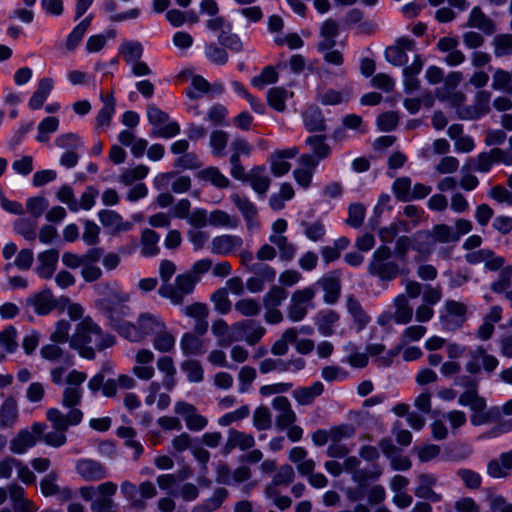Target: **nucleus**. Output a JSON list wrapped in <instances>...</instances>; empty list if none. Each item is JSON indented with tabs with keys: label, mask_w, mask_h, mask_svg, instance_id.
<instances>
[{
	"label": "nucleus",
	"mask_w": 512,
	"mask_h": 512,
	"mask_svg": "<svg viewBox=\"0 0 512 512\" xmlns=\"http://www.w3.org/2000/svg\"><path fill=\"white\" fill-rule=\"evenodd\" d=\"M90 344L99 351L109 348L115 344V337L103 332L101 327L91 317L83 318L77 325L70 338V347L78 351L85 359L95 358V351Z\"/></svg>",
	"instance_id": "nucleus-1"
},
{
	"label": "nucleus",
	"mask_w": 512,
	"mask_h": 512,
	"mask_svg": "<svg viewBox=\"0 0 512 512\" xmlns=\"http://www.w3.org/2000/svg\"><path fill=\"white\" fill-rule=\"evenodd\" d=\"M47 420L52 424L53 430L43 432L40 439L48 446L59 448L67 442L66 431L69 426H76L83 419L80 409H72L66 415L58 408H50L46 412Z\"/></svg>",
	"instance_id": "nucleus-2"
},
{
	"label": "nucleus",
	"mask_w": 512,
	"mask_h": 512,
	"mask_svg": "<svg viewBox=\"0 0 512 512\" xmlns=\"http://www.w3.org/2000/svg\"><path fill=\"white\" fill-rule=\"evenodd\" d=\"M458 403L461 406L469 407L473 411L470 421L474 426L495 422L500 418L499 408L491 407L486 410V400L474 391L463 392L458 398Z\"/></svg>",
	"instance_id": "nucleus-3"
},
{
	"label": "nucleus",
	"mask_w": 512,
	"mask_h": 512,
	"mask_svg": "<svg viewBox=\"0 0 512 512\" xmlns=\"http://www.w3.org/2000/svg\"><path fill=\"white\" fill-rule=\"evenodd\" d=\"M391 249L386 245L379 246L372 254L368 264V273L381 282H389L400 274L399 265L391 260Z\"/></svg>",
	"instance_id": "nucleus-4"
},
{
	"label": "nucleus",
	"mask_w": 512,
	"mask_h": 512,
	"mask_svg": "<svg viewBox=\"0 0 512 512\" xmlns=\"http://www.w3.org/2000/svg\"><path fill=\"white\" fill-rule=\"evenodd\" d=\"M197 283L198 279L192 273H182L175 277L174 283L161 285L158 294L173 305H181L185 297L192 294Z\"/></svg>",
	"instance_id": "nucleus-5"
},
{
	"label": "nucleus",
	"mask_w": 512,
	"mask_h": 512,
	"mask_svg": "<svg viewBox=\"0 0 512 512\" xmlns=\"http://www.w3.org/2000/svg\"><path fill=\"white\" fill-rule=\"evenodd\" d=\"M498 366V358L479 345L469 350L465 370L470 375H479L483 372L487 377H490Z\"/></svg>",
	"instance_id": "nucleus-6"
},
{
	"label": "nucleus",
	"mask_w": 512,
	"mask_h": 512,
	"mask_svg": "<svg viewBox=\"0 0 512 512\" xmlns=\"http://www.w3.org/2000/svg\"><path fill=\"white\" fill-rule=\"evenodd\" d=\"M147 118L153 129L150 136L155 138H172L180 133V126L177 122L169 120V115L155 104L147 106Z\"/></svg>",
	"instance_id": "nucleus-7"
},
{
	"label": "nucleus",
	"mask_w": 512,
	"mask_h": 512,
	"mask_svg": "<svg viewBox=\"0 0 512 512\" xmlns=\"http://www.w3.org/2000/svg\"><path fill=\"white\" fill-rule=\"evenodd\" d=\"M316 295L314 286L294 291L286 309L287 317L292 322L302 321L310 308H313V299Z\"/></svg>",
	"instance_id": "nucleus-8"
},
{
	"label": "nucleus",
	"mask_w": 512,
	"mask_h": 512,
	"mask_svg": "<svg viewBox=\"0 0 512 512\" xmlns=\"http://www.w3.org/2000/svg\"><path fill=\"white\" fill-rule=\"evenodd\" d=\"M102 313L109 319L110 326L116 330L119 335L130 342L139 343L143 341L140 330L138 329V321L135 323L121 321L118 318V308L109 305L108 300L100 302Z\"/></svg>",
	"instance_id": "nucleus-9"
},
{
	"label": "nucleus",
	"mask_w": 512,
	"mask_h": 512,
	"mask_svg": "<svg viewBox=\"0 0 512 512\" xmlns=\"http://www.w3.org/2000/svg\"><path fill=\"white\" fill-rule=\"evenodd\" d=\"M473 228V224L468 219H457L454 226L447 224H437L429 232L436 243H456L460 238L468 234Z\"/></svg>",
	"instance_id": "nucleus-10"
},
{
	"label": "nucleus",
	"mask_w": 512,
	"mask_h": 512,
	"mask_svg": "<svg viewBox=\"0 0 512 512\" xmlns=\"http://www.w3.org/2000/svg\"><path fill=\"white\" fill-rule=\"evenodd\" d=\"M466 315L465 304L452 299L446 300L439 315L442 330L453 332L460 329L466 321Z\"/></svg>",
	"instance_id": "nucleus-11"
},
{
	"label": "nucleus",
	"mask_w": 512,
	"mask_h": 512,
	"mask_svg": "<svg viewBox=\"0 0 512 512\" xmlns=\"http://www.w3.org/2000/svg\"><path fill=\"white\" fill-rule=\"evenodd\" d=\"M288 297V292L281 286L273 285L263 296L265 309L264 319L268 324H279L283 321V314L279 307Z\"/></svg>",
	"instance_id": "nucleus-12"
},
{
	"label": "nucleus",
	"mask_w": 512,
	"mask_h": 512,
	"mask_svg": "<svg viewBox=\"0 0 512 512\" xmlns=\"http://www.w3.org/2000/svg\"><path fill=\"white\" fill-rule=\"evenodd\" d=\"M87 375L84 372H80L77 370H72L69 372L66 378V388L63 391L62 395V406L65 408L78 409L77 406L80 404L83 388L82 384L86 380Z\"/></svg>",
	"instance_id": "nucleus-13"
},
{
	"label": "nucleus",
	"mask_w": 512,
	"mask_h": 512,
	"mask_svg": "<svg viewBox=\"0 0 512 512\" xmlns=\"http://www.w3.org/2000/svg\"><path fill=\"white\" fill-rule=\"evenodd\" d=\"M46 429V424L35 422L30 429L25 428L18 431L16 436L10 440V451L14 454H24L34 447Z\"/></svg>",
	"instance_id": "nucleus-14"
},
{
	"label": "nucleus",
	"mask_w": 512,
	"mask_h": 512,
	"mask_svg": "<svg viewBox=\"0 0 512 512\" xmlns=\"http://www.w3.org/2000/svg\"><path fill=\"white\" fill-rule=\"evenodd\" d=\"M236 341L244 340L248 345L257 344L266 333V328L256 320H242L233 324Z\"/></svg>",
	"instance_id": "nucleus-15"
},
{
	"label": "nucleus",
	"mask_w": 512,
	"mask_h": 512,
	"mask_svg": "<svg viewBox=\"0 0 512 512\" xmlns=\"http://www.w3.org/2000/svg\"><path fill=\"white\" fill-rule=\"evenodd\" d=\"M494 162H502L506 165L512 164V156L499 148L492 149L489 153H480L476 159L471 160V169L486 173L489 172Z\"/></svg>",
	"instance_id": "nucleus-16"
},
{
	"label": "nucleus",
	"mask_w": 512,
	"mask_h": 512,
	"mask_svg": "<svg viewBox=\"0 0 512 512\" xmlns=\"http://www.w3.org/2000/svg\"><path fill=\"white\" fill-rule=\"evenodd\" d=\"M174 411L183 418L190 431H201L208 425V419L198 414L196 407L190 403L179 401L175 404Z\"/></svg>",
	"instance_id": "nucleus-17"
},
{
	"label": "nucleus",
	"mask_w": 512,
	"mask_h": 512,
	"mask_svg": "<svg viewBox=\"0 0 512 512\" xmlns=\"http://www.w3.org/2000/svg\"><path fill=\"white\" fill-rule=\"evenodd\" d=\"M75 469L85 481H100L108 476V471L104 464L89 458L79 459L76 462Z\"/></svg>",
	"instance_id": "nucleus-18"
},
{
	"label": "nucleus",
	"mask_w": 512,
	"mask_h": 512,
	"mask_svg": "<svg viewBox=\"0 0 512 512\" xmlns=\"http://www.w3.org/2000/svg\"><path fill=\"white\" fill-rule=\"evenodd\" d=\"M417 486L414 489L416 497L437 503L442 500V495L434 491L438 479L432 473H420L416 478Z\"/></svg>",
	"instance_id": "nucleus-19"
},
{
	"label": "nucleus",
	"mask_w": 512,
	"mask_h": 512,
	"mask_svg": "<svg viewBox=\"0 0 512 512\" xmlns=\"http://www.w3.org/2000/svg\"><path fill=\"white\" fill-rule=\"evenodd\" d=\"M298 153L299 149L297 147L275 151L269 159L271 173L275 177L287 174L291 168V164L287 162V159H293Z\"/></svg>",
	"instance_id": "nucleus-20"
},
{
	"label": "nucleus",
	"mask_w": 512,
	"mask_h": 512,
	"mask_svg": "<svg viewBox=\"0 0 512 512\" xmlns=\"http://www.w3.org/2000/svg\"><path fill=\"white\" fill-rule=\"evenodd\" d=\"M313 286H319L324 291L323 301L326 304H334L338 301L341 294V280L335 273L325 274Z\"/></svg>",
	"instance_id": "nucleus-21"
},
{
	"label": "nucleus",
	"mask_w": 512,
	"mask_h": 512,
	"mask_svg": "<svg viewBox=\"0 0 512 512\" xmlns=\"http://www.w3.org/2000/svg\"><path fill=\"white\" fill-rule=\"evenodd\" d=\"M255 439L251 434H247L245 432L230 429L228 431L227 440L222 447V454L227 456L229 455L235 448H239L242 451H246L254 447Z\"/></svg>",
	"instance_id": "nucleus-22"
},
{
	"label": "nucleus",
	"mask_w": 512,
	"mask_h": 512,
	"mask_svg": "<svg viewBox=\"0 0 512 512\" xmlns=\"http://www.w3.org/2000/svg\"><path fill=\"white\" fill-rule=\"evenodd\" d=\"M231 201L242 214L249 229L259 227V223L257 221V207L247 196L234 193L231 195Z\"/></svg>",
	"instance_id": "nucleus-23"
},
{
	"label": "nucleus",
	"mask_w": 512,
	"mask_h": 512,
	"mask_svg": "<svg viewBox=\"0 0 512 512\" xmlns=\"http://www.w3.org/2000/svg\"><path fill=\"white\" fill-rule=\"evenodd\" d=\"M272 407L278 412V415L276 416L277 428L285 429L294 424L297 417L287 397H275L272 401Z\"/></svg>",
	"instance_id": "nucleus-24"
},
{
	"label": "nucleus",
	"mask_w": 512,
	"mask_h": 512,
	"mask_svg": "<svg viewBox=\"0 0 512 512\" xmlns=\"http://www.w3.org/2000/svg\"><path fill=\"white\" fill-rule=\"evenodd\" d=\"M95 290L99 295L102 296L101 299L96 301L97 308L102 312V308L100 302L103 300H108L109 305L112 307H117L118 304L126 303L129 301L130 297L127 293L122 292L119 289H116L109 282H101L95 286Z\"/></svg>",
	"instance_id": "nucleus-25"
},
{
	"label": "nucleus",
	"mask_w": 512,
	"mask_h": 512,
	"mask_svg": "<svg viewBox=\"0 0 512 512\" xmlns=\"http://www.w3.org/2000/svg\"><path fill=\"white\" fill-rule=\"evenodd\" d=\"M138 329L141 332L143 340L146 337H153L165 328V321L159 314L143 312L137 317Z\"/></svg>",
	"instance_id": "nucleus-26"
},
{
	"label": "nucleus",
	"mask_w": 512,
	"mask_h": 512,
	"mask_svg": "<svg viewBox=\"0 0 512 512\" xmlns=\"http://www.w3.org/2000/svg\"><path fill=\"white\" fill-rule=\"evenodd\" d=\"M491 93L485 90L479 91L475 95L474 105L459 111V115L464 119H478L490 111Z\"/></svg>",
	"instance_id": "nucleus-27"
},
{
	"label": "nucleus",
	"mask_w": 512,
	"mask_h": 512,
	"mask_svg": "<svg viewBox=\"0 0 512 512\" xmlns=\"http://www.w3.org/2000/svg\"><path fill=\"white\" fill-rule=\"evenodd\" d=\"M59 252L56 249H49L37 255L39 264L35 268L37 275L43 279L52 278L57 268Z\"/></svg>",
	"instance_id": "nucleus-28"
},
{
	"label": "nucleus",
	"mask_w": 512,
	"mask_h": 512,
	"mask_svg": "<svg viewBox=\"0 0 512 512\" xmlns=\"http://www.w3.org/2000/svg\"><path fill=\"white\" fill-rule=\"evenodd\" d=\"M243 245V239L237 235H221L214 237L211 242V252L216 255H229Z\"/></svg>",
	"instance_id": "nucleus-29"
},
{
	"label": "nucleus",
	"mask_w": 512,
	"mask_h": 512,
	"mask_svg": "<svg viewBox=\"0 0 512 512\" xmlns=\"http://www.w3.org/2000/svg\"><path fill=\"white\" fill-rule=\"evenodd\" d=\"M19 420L17 400L9 396L0 406V427L3 429L13 428Z\"/></svg>",
	"instance_id": "nucleus-30"
},
{
	"label": "nucleus",
	"mask_w": 512,
	"mask_h": 512,
	"mask_svg": "<svg viewBox=\"0 0 512 512\" xmlns=\"http://www.w3.org/2000/svg\"><path fill=\"white\" fill-rule=\"evenodd\" d=\"M101 224L115 233L126 232L132 228V223L124 221L122 216L113 210L104 209L98 213Z\"/></svg>",
	"instance_id": "nucleus-31"
},
{
	"label": "nucleus",
	"mask_w": 512,
	"mask_h": 512,
	"mask_svg": "<svg viewBox=\"0 0 512 512\" xmlns=\"http://www.w3.org/2000/svg\"><path fill=\"white\" fill-rule=\"evenodd\" d=\"M467 26L477 28L486 35H492L496 32L494 21L485 15L478 6L473 7L470 11Z\"/></svg>",
	"instance_id": "nucleus-32"
},
{
	"label": "nucleus",
	"mask_w": 512,
	"mask_h": 512,
	"mask_svg": "<svg viewBox=\"0 0 512 512\" xmlns=\"http://www.w3.org/2000/svg\"><path fill=\"white\" fill-rule=\"evenodd\" d=\"M246 181L250 183L252 189L260 197H265L271 182L264 166H256L252 168L248 173Z\"/></svg>",
	"instance_id": "nucleus-33"
},
{
	"label": "nucleus",
	"mask_w": 512,
	"mask_h": 512,
	"mask_svg": "<svg viewBox=\"0 0 512 512\" xmlns=\"http://www.w3.org/2000/svg\"><path fill=\"white\" fill-rule=\"evenodd\" d=\"M61 343L51 342L40 349L42 358L52 362H62L67 366L73 365V355L60 347Z\"/></svg>",
	"instance_id": "nucleus-34"
},
{
	"label": "nucleus",
	"mask_w": 512,
	"mask_h": 512,
	"mask_svg": "<svg viewBox=\"0 0 512 512\" xmlns=\"http://www.w3.org/2000/svg\"><path fill=\"white\" fill-rule=\"evenodd\" d=\"M512 470V449L492 459L487 465V473L493 478L506 477Z\"/></svg>",
	"instance_id": "nucleus-35"
},
{
	"label": "nucleus",
	"mask_w": 512,
	"mask_h": 512,
	"mask_svg": "<svg viewBox=\"0 0 512 512\" xmlns=\"http://www.w3.org/2000/svg\"><path fill=\"white\" fill-rule=\"evenodd\" d=\"M304 127L309 132H323L326 130L325 118L317 106H309L302 113Z\"/></svg>",
	"instance_id": "nucleus-36"
},
{
	"label": "nucleus",
	"mask_w": 512,
	"mask_h": 512,
	"mask_svg": "<svg viewBox=\"0 0 512 512\" xmlns=\"http://www.w3.org/2000/svg\"><path fill=\"white\" fill-rule=\"evenodd\" d=\"M359 464H360V461L355 456L347 457L342 464L343 470L348 473H352L353 480L356 482L362 483V482L366 481L367 479L378 478L382 474L381 469H379L377 467H374V470L369 473H367L364 470H360V469H358Z\"/></svg>",
	"instance_id": "nucleus-37"
},
{
	"label": "nucleus",
	"mask_w": 512,
	"mask_h": 512,
	"mask_svg": "<svg viewBox=\"0 0 512 512\" xmlns=\"http://www.w3.org/2000/svg\"><path fill=\"white\" fill-rule=\"evenodd\" d=\"M339 35L338 23L333 19H327L320 28V36L322 40L318 43L317 48L320 52L332 49L336 45V38Z\"/></svg>",
	"instance_id": "nucleus-38"
},
{
	"label": "nucleus",
	"mask_w": 512,
	"mask_h": 512,
	"mask_svg": "<svg viewBox=\"0 0 512 512\" xmlns=\"http://www.w3.org/2000/svg\"><path fill=\"white\" fill-rule=\"evenodd\" d=\"M340 319L339 314L334 310H322L315 316V325L322 336H331L335 332V325Z\"/></svg>",
	"instance_id": "nucleus-39"
},
{
	"label": "nucleus",
	"mask_w": 512,
	"mask_h": 512,
	"mask_svg": "<svg viewBox=\"0 0 512 512\" xmlns=\"http://www.w3.org/2000/svg\"><path fill=\"white\" fill-rule=\"evenodd\" d=\"M395 311L393 314V321L397 324H408L413 317V309L409 303V299L405 294H400L394 298L393 301Z\"/></svg>",
	"instance_id": "nucleus-40"
},
{
	"label": "nucleus",
	"mask_w": 512,
	"mask_h": 512,
	"mask_svg": "<svg viewBox=\"0 0 512 512\" xmlns=\"http://www.w3.org/2000/svg\"><path fill=\"white\" fill-rule=\"evenodd\" d=\"M30 303L34 308L35 313L38 315L49 314L57 305L56 300L49 289H45L36 294L30 299Z\"/></svg>",
	"instance_id": "nucleus-41"
},
{
	"label": "nucleus",
	"mask_w": 512,
	"mask_h": 512,
	"mask_svg": "<svg viewBox=\"0 0 512 512\" xmlns=\"http://www.w3.org/2000/svg\"><path fill=\"white\" fill-rule=\"evenodd\" d=\"M228 494L226 488H217L211 497L194 506L191 512H213L221 507Z\"/></svg>",
	"instance_id": "nucleus-42"
},
{
	"label": "nucleus",
	"mask_w": 512,
	"mask_h": 512,
	"mask_svg": "<svg viewBox=\"0 0 512 512\" xmlns=\"http://www.w3.org/2000/svg\"><path fill=\"white\" fill-rule=\"evenodd\" d=\"M324 391V385L320 381L314 382L311 386L300 387L294 390L293 397L300 405H310Z\"/></svg>",
	"instance_id": "nucleus-43"
},
{
	"label": "nucleus",
	"mask_w": 512,
	"mask_h": 512,
	"mask_svg": "<svg viewBox=\"0 0 512 512\" xmlns=\"http://www.w3.org/2000/svg\"><path fill=\"white\" fill-rule=\"evenodd\" d=\"M305 144L309 147L311 154L320 161L327 159L331 155L332 148L326 143L325 135L309 136L306 138Z\"/></svg>",
	"instance_id": "nucleus-44"
},
{
	"label": "nucleus",
	"mask_w": 512,
	"mask_h": 512,
	"mask_svg": "<svg viewBox=\"0 0 512 512\" xmlns=\"http://www.w3.org/2000/svg\"><path fill=\"white\" fill-rule=\"evenodd\" d=\"M269 241L277 247L280 260L290 262L294 259L297 253V247L293 243L289 242L286 236L271 234L269 236Z\"/></svg>",
	"instance_id": "nucleus-45"
},
{
	"label": "nucleus",
	"mask_w": 512,
	"mask_h": 512,
	"mask_svg": "<svg viewBox=\"0 0 512 512\" xmlns=\"http://www.w3.org/2000/svg\"><path fill=\"white\" fill-rule=\"evenodd\" d=\"M160 235L152 229H144L141 234V253L145 257L156 256L160 252Z\"/></svg>",
	"instance_id": "nucleus-46"
},
{
	"label": "nucleus",
	"mask_w": 512,
	"mask_h": 512,
	"mask_svg": "<svg viewBox=\"0 0 512 512\" xmlns=\"http://www.w3.org/2000/svg\"><path fill=\"white\" fill-rule=\"evenodd\" d=\"M180 348L186 356H199L205 353L203 340L189 332L182 335Z\"/></svg>",
	"instance_id": "nucleus-47"
},
{
	"label": "nucleus",
	"mask_w": 512,
	"mask_h": 512,
	"mask_svg": "<svg viewBox=\"0 0 512 512\" xmlns=\"http://www.w3.org/2000/svg\"><path fill=\"white\" fill-rule=\"evenodd\" d=\"M298 336L297 328L286 329L281 337L272 345L271 353L275 356H284L289 350V344L296 342Z\"/></svg>",
	"instance_id": "nucleus-48"
},
{
	"label": "nucleus",
	"mask_w": 512,
	"mask_h": 512,
	"mask_svg": "<svg viewBox=\"0 0 512 512\" xmlns=\"http://www.w3.org/2000/svg\"><path fill=\"white\" fill-rule=\"evenodd\" d=\"M213 334L219 338V345L229 346L236 341V334L233 331V325L229 326L223 319H218L212 324Z\"/></svg>",
	"instance_id": "nucleus-49"
},
{
	"label": "nucleus",
	"mask_w": 512,
	"mask_h": 512,
	"mask_svg": "<svg viewBox=\"0 0 512 512\" xmlns=\"http://www.w3.org/2000/svg\"><path fill=\"white\" fill-rule=\"evenodd\" d=\"M292 96L293 93L283 87H273L267 92V101L271 108L283 112L286 109V100Z\"/></svg>",
	"instance_id": "nucleus-50"
},
{
	"label": "nucleus",
	"mask_w": 512,
	"mask_h": 512,
	"mask_svg": "<svg viewBox=\"0 0 512 512\" xmlns=\"http://www.w3.org/2000/svg\"><path fill=\"white\" fill-rule=\"evenodd\" d=\"M197 176L200 180L207 181L219 189L227 188L230 185V180L217 167L205 168L199 171Z\"/></svg>",
	"instance_id": "nucleus-51"
},
{
	"label": "nucleus",
	"mask_w": 512,
	"mask_h": 512,
	"mask_svg": "<svg viewBox=\"0 0 512 512\" xmlns=\"http://www.w3.org/2000/svg\"><path fill=\"white\" fill-rule=\"evenodd\" d=\"M120 491L124 498L129 502L131 509L144 510L146 503L143 499L139 498L138 487L130 481H123L120 486Z\"/></svg>",
	"instance_id": "nucleus-52"
},
{
	"label": "nucleus",
	"mask_w": 512,
	"mask_h": 512,
	"mask_svg": "<svg viewBox=\"0 0 512 512\" xmlns=\"http://www.w3.org/2000/svg\"><path fill=\"white\" fill-rule=\"evenodd\" d=\"M157 368L160 372L165 374L163 386L169 391L172 390L175 386L174 376L176 374L173 359L169 356L160 357L157 360Z\"/></svg>",
	"instance_id": "nucleus-53"
},
{
	"label": "nucleus",
	"mask_w": 512,
	"mask_h": 512,
	"mask_svg": "<svg viewBox=\"0 0 512 512\" xmlns=\"http://www.w3.org/2000/svg\"><path fill=\"white\" fill-rule=\"evenodd\" d=\"M347 310L352 316L353 320L358 325V330H362L370 322L371 318L363 310L361 304L353 296H349L347 299Z\"/></svg>",
	"instance_id": "nucleus-54"
},
{
	"label": "nucleus",
	"mask_w": 512,
	"mask_h": 512,
	"mask_svg": "<svg viewBox=\"0 0 512 512\" xmlns=\"http://www.w3.org/2000/svg\"><path fill=\"white\" fill-rule=\"evenodd\" d=\"M210 225L215 227H225L235 229L239 226V219L223 210H214L208 217Z\"/></svg>",
	"instance_id": "nucleus-55"
},
{
	"label": "nucleus",
	"mask_w": 512,
	"mask_h": 512,
	"mask_svg": "<svg viewBox=\"0 0 512 512\" xmlns=\"http://www.w3.org/2000/svg\"><path fill=\"white\" fill-rule=\"evenodd\" d=\"M413 250L420 254H430L435 242L429 230H420L412 236Z\"/></svg>",
	"instance_id": "nucleus-56"
},
{
	"label": "nucleus",
	"mask_w": 512,
	"mask_h": 512,
	"mask_svg": "<svg viewBox=\"0 0 512 512\" xmlns=\"http://www.w3.org/2000/svg\"><path fill=\"white\" fill-rule=\"evenodd\" d=\"M180 369L186 374L187 380L191 383H199L204 379V369L198 360H184L180 364Z\"/></svg>",
	"instance_id": "nucleus-57"
},
{
	"label": "nucleus",
	"mask_w": 512,
	"mask_h": 512,
	"mask_svg": "<svg viewBox=\"0 0 512 512\" xmlns=\"http://www.w3.org/2000/svg\"><path fill=\"white\" fill-rule=\"evenodd\" d=\"M221 46L238 53L243 49V43L237 34L231 33V24H227V30H222L218 36Z\"/></svg>",
	"instance_id": "nucleus-58"
},
{
	"label": "nucleus",
	"mask_w": 512,
	"mask_h": 512,
	"mask_svg": "<svg viewBox=\"0 0 512 512\" xmlns=\"http://www.w3.org/2000/svg\"><path fill=\"white\" fill-rule=\"evenodd\" d=\"M153 347L162 353L170 352L175 346V337L168 331L167 326L153 336Z\"/></svg>",
	"instance_id": "nucleus-59"
},
{
	"label": "nucleus",
	"mask_w": 512,
	"mask_h": 512,
	"mask_svg": "<svg viewBox=\"0 0 512 512\" xmlns=\"http://www.w3.org/2000/svg\"><path fill=\"white\" fill-rule=\"evenodd\" d=\"M119 52L122 54L125 62L130 65L131 63L141 59L143 47L138 41H125L120 46Z\"/></svg>",
	"instance_id": "nucleus-60"
},
{
	"label": "nucleus",
	"mask_w": 512,
	"mask_h": 512,
	"mask_svg": "<svg viewBox=\"0 0 512 512\" xmlns=\"http://www.w3.org/2000/svg\"><path fill=\"white\" fill-rule=\"evenodd\" d=\"M91 21L92 16H87L73 28L66 40V46L69 50H73L80 43L89 28Z\"/></svg>",
	"instance_id": "nucleus-61"
},
{
	"label": "nucleus",
	"mask_w": 512,
	"mask_h": 512,
	"mask_svg": "<svg viewBox=\"0 0 512 512\" xmlns=\"http://www.w3.org/2000/svg\"><path fill=\"white\" fill-rule=\"evenodd\" d=\"M59 127V120L56 117L48 116L45 117L39 124H38V134H37V141L41 143L48 142L50 139V134L55 133L58 130Z\"/></svg>",
	"instance_id": "nucleus-62"
},
{
	"label": "nucleus",
	"mask_w": 512,
	"mask_h": 512,
	"mask_svg": "<svg viewBox=\"0 0 512 512\" xmlns=\"http://www.w3.org/2000/svg\"><path fill=\"white\" fill-rule=\"evenodd\" d=\"M210 89L211 86L206 79L200 75H195L191 79L190 86L186 89V95L190 99H198L209 93Z\"/></svg>",
	"instance_id": "nucleus-63"
},
{
	"label": "nucleus",
	"mask_w": 512,
	"mask_h": 512,
	"mask_svg": "<svg viewBox=\"0 0 512 512\" xmlns=\"http://www.w3.org/2000/svg\"><path fill=\"white\" fill-rule=\"evenodd\" d=\"M494 55L497 58L512 55V35L499 34L493 38Z\"/></svg>",
	"instance_id": "nucleus-64"
}]
</instances>
